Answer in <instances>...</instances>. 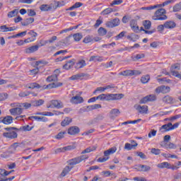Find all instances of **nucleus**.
<instances>
[{
    "label": "nucleus",
    "mask_w": 181,
    "mask_h": 181,
    "mask_svg": "<svg viewBox=\"0 0 181 181\" xmlns=\"http://www.w3.org/2000/svg\"><path fill=\"white\" fill-rule=\"evenodd\" d=\"M46 81L52 83L44 85L42 86V90H51V88H57V87H62V86H63V83L61 82L56 83V81H57V76L56 74L48 76Z\"/></svg>",
    "instance_id": "1"
},
{
    "label": "nucleus",
    "mask_w": 181,
    "mask_h": 181,
    "mask_svg": "<svg viewBox=\"0 0 181 181\" xmlns=\"http://www.w3.org/2000/svg\"><path fill=\"white\" fill-rule=\"evenodd\" d=\"M124 98V94L116 93V94H101L96 97V100H100V101H115L117 100H121Z\"/></svg>",
    "instance_id": "2"
},
{
    "label": "nucleus",
    "mask_w": 181,
    "mask_h": 181,
    "mask_svg": "<svg viewBox=\"0 0 181 181\" xmlns=\"http://www.w3.org/2000/svg\"><path fill=\"white\" fill-rule=\"evenodd\" d=\"M165 13L166 10L165 8H159L154 13L152 19L153 21H166L168 16L165 15Z\"/></svg>",
    "instance_id": "3"
},
{
    "label": "nucleus",
    "mask_w": 181,
    "mask_h": 181,
    "mask_svg": "<svg viewBox=\"0 0 181 181\" xmlns=\"http://www.w3.org/2000/svg\"><path fill=\"white\" fill-rule=\"evenodd\" d=\"M86 159H88V156L82 155L68 160V165H69V166H71V168H73V166L76 165H78V163H81V162H83V160H86Z\"/></svg>",
    "instance_id": "4"
},
{
    "label": "nucleus",
    "mask_w": 181,
    "mask_h": 181,
    "mask_svg": "<svg viewBox=\"0 0 181 181\" xmlns=\"http://www.w3.org/2000/svg\"><path fill=\"white\" fill-rule=\"evenodd\" d=\"M6 132L3 133V136L4 138H8L9 139H15V138H18V134L16 132H14L16 128L15 127H8L5 128Z\"/></svg>",
    "instance_id": "5"
},
{
    "label": "nucleus",
    "mask_w": 181,
    "mask_h": 181,
    "mask_svg": "<svg viewBox=\"0 0 181 181\" xmlns=\"http://www.w3.org/2000/svg\"><path fill=\"white\" fill-rule=\"evenodd\" d=\"M179 70H180V64L176 63L173 64L170 68L172 76L181 78V73H179Z\"/></svg>",
    "instance_id": "6"
},
{
    "label": "nucleus",
    "mask_w": 181,
    "mask_h": 181,
    "mask_svg": "<svg viewBox=\"0 0 181 181\" xmlns=\"http://www.w3.org/2000/svg\"><path fill=\"white\" fill-rule=\"evenodd\" d=\"M70 103L71 104H83L84 103V98L81 97V93H79L75 95H74L71 99H70Z\"/></svg>",
    "instance_id": "7"
},
{
    "label": "nucleus",
    "mask_w": 181,
    "mask_h": 181,
    "mask_svg": "<svg viewBox=\"0 0 181 181\" xmlns=\"http://www.w3.org/2000/svg\"><path fill=\"white\" fill-rule=\"evenodd\" d=\"M156 94H168L170 93V87L166 86H160L155 89Z\"/></svg>",
    "instance_id": "8"
},
{
    "label": "nucleus",
    "mask_w": 181,
    "mask_h": 181,
    "mask_svg": "<svg viewBox=\"0 0 181 181\" xmlns=\"http://www.w3.org/2000/svg\"><path fill=\"white\" fill-rule=\"evenodd\" d=\"M119 23H121V21L119 20V18H116L109 21H107L105 23V26L107 28H117V26H119Z\"/></svg>",
    "instance_id": "9"
},
{
    "label": "nucleus",
    "mask_w": 181,
    "mask_h": 181,
    "mask_svg": "<svg viewBox=\"0 0 181 181\" xmlns=\"http://www.w3.org/2000/svg\"><path fill=\"white\" fill-rule=\"evenodd\" d=\"M47 108H63V103L60 100H53L50 101V104L47 105Z\"/></svg>",
    "instance_id": "10"
},
{
    "label": "nucleus",
    "mask_w": 181,
    "mask_h": 181,
    "mask_svg": "<svg viewBox=\"0 0 181 181\" xmlns=\"http://www.w3.org/2000/svg\"><path fill=\"white\" fill-rule=\"evenodd\" d=\"M156 100V95L155 94L148 95L140 100V104H145L148 103V101H155Z\"/></svg>",
    "instance_id": "11"
},
{
    "label": "nucleus",
    "mask_w": 181,
    "mask_h": 181,
    "mask_svg": "<svg viewBox=\"0 0 181 181\" xmlns=\"http://www.w3.org/2000/svg\"><path fill=\"white\" fill-rule=\"evenodd\" d=\"M134 108L140 114H148V107L146 105H135Z\"/></svg>",
    "instance_id": "12"
},
{
    "label": "nucleus",
    "mask_w": 181,
    "mask_h": 181,
    "mask_svg": "<svg viewBox=\"0 0 181 181\" xmlns=\"http://www.w3.org/2000/svg\"><path fill=\"white\" fill-rule=\"evenodd\" d=\"M67 134L69 135H77V134H80V128L77 126H72L68 129Z\"/></svg>",
    "instance_id": "13"
},
{
    "label": "nucleus",
    "mask_w": 181,
    "mask_h": 181,
    "mask_svg": "<svg viewBox=\"0 0 181 181\" xmlns=\"http://www.w3.org/2000/svg\"><path fill=\"white\" fill-rule=\"evenodd\" d=\"M134 169L138 172H149L151 170V166L146 165H136Z\"/></svg>",
    "instance_id": "14"
},
{
    "label": "nucleus",
    "mask_w": 181,
    "mask_h": 181,
    "mask_svg": "<svg viewBox=\"0 0 181 181\" xmlns=\"http://www.w3.org/2000/svg\"><path fill=\"white\" fill-rule=\"evenodd\" d=\"M40 46L39 45H33L30 47H27L25 49L24 52L27 54H30L31 53H35V52H37Z\"/></svg>",
    "instance_id": "15"
},
{
    "label": "nucleus",
    "mask_w": 181,
    "mask_h": 181,
    "mask_svg": "<svg viewBox=\"0 0 181 181\" xmlns=\"http://www.w3.org/2000/svg\"><path fill=\"white\" fill-rule=\"evenodd\" d=\"M105 116L104 114L98 115L93 120L89 122V125H93V124H95V122H101V121H104Z\"/></svg>",
    "instance_id": "16"
},
{
    "label": "nucleus",
    "mask_w": 181,
    "mask_h": 181,
    "mask_svg": "<svg viewBox=\"0 0 181 181\" xmlns=\"http://www.w3.org/2000/svg\"><path fill=\"white\" fill-rule=\"evenodd\" d=\"M9 112L11 115L16 116L21 115L22 112H23V108L20 107H14L9 110Z\"/></svg>",
    "instance_id": "17"
},
{
    "label": "nucleus",
    "mask_w": 181,
    "mask_h": 181,
    "mask_svg": "<svg viewBox=\"0 0 181 181\" xmlns=\"http://www.w3.org/2000/svg\"><path fill=\"white\" fill-rule=\"evenodd\" d=\"M165 29H175L176 23L173 21H167L164 23Z\"/></svg>",
    "instance_id": "18"
},
{
    "label": "nucleus",
    "mask_w": 181,
    "mask_h": 181,
    "mask_svg": "<svg viewBox=\"0 0 181 181\" xmlns=\"http://www.w3.org/2000/svg\"><path fill=\"white\" fill-rule=\"evenodd\" d=\"M130 27L132 30L136 33H138V32H139V27L138 26L136 20H132L130 21Z\"/></svg>",
    "instance_id": "19"
},
{
    "label": "nucleus",
    "mask_w": 181,
    "mask_h": 181,
    "mask_svg": "<svg viewBox=\"0 0 181 181\" xmlns=\"http://www.w3.org/2000/svg\"><path fill=\"white\" fill-rule=\"evenodd\" d=\"M121 114V112H119V110L118 109H112L110 112V118H111V119H114L115 118H117V117H118V115H119Z\"/></svg>",
    "instance_id": "20"
},
{
    "label": "nucleus",
    "mask_w": 181,
    "mask_h": 181,
    "mask_svg": "<svg viewBox=\"0 0 181 181\" xmlns=\"http://www.w3.org/2000/svg\"><path fill=\"white\" fill-rule=\"evenodd\" d=\"M162 101L165 104H173V103H175V99L170 95H165L163 98Z\"/></svg>",
    "instance_id": "21"
},
{
    "label": "nucleus",
    "mask_w": 181,
    "mask_h": 181,
    "mask_svg": "<svg viewBox=\"0 0 181 181\" xmlns=\"http://www.w3.org/2000/svg\"><path fill=\"white\" fill-rule=\"evenodd\" d=\"M133 142V144H131L129 143H127L124 145V149H127V151H131V149H134V148H136V146H138V144L135 142V141H132V144Z\"/></svg>",
    "instance_id": "22"
},
{
    "label": "nucleus",
    "mask_w": 181,
    "mask_h": 181,
    "mask_svg": "<svg viewBox=\"0 0 181 181\" xmlns=\"http://www.w3.org/2000/svg\"><path fill=\"white\" fill-rule=\"evenodd\" d=\"M115 152H117V147L114 146V147L109 148L107 151H105L104 155L106 157H109L110 155H112L113 153H115Z\"/></svg>",
    "instance_id": "23"
},
{
    "label": "nucleus",
    "mask_w": 181,
    "mask_h": 181,
    "mask_svg": "<svg viewBox=\"0 0 181 181\" xmlns=\"http://www.w3.org/2000/svg\"><path fill=\"white\" fill-rule=\"evenodd\" d=\"M29 119H35L36 121H39L41 122H47V117H39V116H31L29 117Z\"/></svg>",
    "instance_id": "24"
},
{
    "label": "nucleus",
    "mask_w": 181,
    "mask_h": 181,
    "mask_svg": "<svg viewBox=\"0 0 181 181\" xmlns=\"http://www.w3.org/2000/svg\"><path fill=\"white\" fill-rule=\"evenodd\" d=\"M74 66V59H71L69 62H67L64 66L63 69L64 70H70L71 67Z\"/></svg>",
    "instance_id": "25"
},
{
    "label": "nucleus",
    "mask_w": 181,
    "mask_h": 181,
    "mask_svg": "<svg viewBox=\"0 0 181 181\" xmlns=\"http://www.w3.org/2000/svg\"><path fill=\"white\" fill-rule=\"evenodd\" d=\"M157 167L159 168V169H170V163L168 162H163L160 163H158L157 165Z\"/></svg>",
    "instance_id": "26"
},
{
    "label": "nucleus",
    "mask_w": 181,
    "mask_h": 181,
    "mask_svg": "<svg viewBox=\"0 0 181 181\" xmlns=\"http://www.w3.org/2000/svg\"><path fill=\"white\" fill-rule=\"evenodd\" d=\"M95 149H97V146H90L82 151L81 153V155H84L85 153H90V152H94Z\"/></svg>",
    "instance_id": "27"
},
{
    "label": "nucleus",
    "mask_w": 181,
    "mask_h": 181,
    "mask_svg": "<svg viewBox=\"0 0 181 181\" xmlns=\"http://www.w3.org/2000/svg\"><path fill=\"white\" fill-rule=\"evenodd\" d=\"M3 124H6V125H9V124H12L13 122V117L12 116H6L2 120Z\"/></svg>",
    "instance_id": "28"
},
{
    "label": "nucleus",
    "mask_w": 181,
    "mask_h": 181,
    "mask_svg": "<svg viewBox=\"0 0 181 181\" xmlns=\"http://www.w3.org/2000/svg\"><path fill=\"white\" fill-rule=\"evenodd\" d=\"M119 76H124V77H132V70L127 69L119 73Z\"/></svg>",
    "instance_id": "29"
},
{
    "label": "nucleus",
    "mask_w": 181,
    "mask_h": 181,
    "mask_svg": "<svg viewBox=\"0 0 181 181\" xmlns=\"http://www.w3.org/2000/svg\"><path fill=\"white\" fill-rule=\"evenodd\" d=\"M1 32H13V30H16V27H10L8 28L6 25H1L0 27Z\"/></svg>",
    "instance_id": "30"
},
{
    "label": "nucleus",
    "mask_w": 181,
    "mask_h": 181,
    "mask_svg": "<svg viewBox=\"0 0 181 181\" xmlns=\"http://www.w3.org/2000/svg\"><path fill=\"white\" fill-rule=\"evenodd\" d=\"M25 87L27 88H30L31 90H33V88H42V86L39 85V83H28Z\"/></svg>",
    "instance_id": "31"
},
{
    "label": "nucleus",
    "mask_w": 181,
    "mask_h": 181,
    "mask_svg": "<svg viewBox=\"0 0 181 181\" xmlns=\"http://www.w3.org/2000/svg\"><path fill=\"white\" fill-rule=\"evenodd\" d=\"M34 22H35V18H28L24 20L23 22H21V25L22 26H28V25H30V23H33Z\"/></svg>",
    "instance_id": "32"
},
{
    "label": "nucleus",
    "mask_w": 181,
    "mask_h": 181,
    "mask_svg": "<svg viewBox=\"0 0 181 181\" xmlns=\"http://www.w3.org/2000/svg\"><path fill=\"white\" fill-rule=\"evenodd\" d=\"M45 104V100L40 99L38 100H33L31 102V105L33 107H40V105H43Z\"/></svg>",
    "instance_id": "33"
},
{
    "label": "nucleus",
    "mask_w": 181,
    "mask_h": 181,
    "mask_svg": "<svg viewBox=\"0 0 181 181\" xmlns=\"http://www.w3.org/2000/svg\"><path fill=\"white\" fill-rule=\"evenodd\" d=\"M104 60V57L101 56H91L90 57L89 62H103Z\"/></svg>",
    "instance_id": "34"
},
{
    "label": "nucleus",
    "mask_w": 181,
    "mask_h": 181,
    "mask_svg": "<svg viewBox=\"0 0 181 181\" xmlns=\"http://www.w3.org/2000/svg\"><path fill=\"white\" fill-rule=\"evenodd\" d=\"M83 77H86V74H83V73L77 74L76 75H73L69 78L70 80H80L83 78Z\"/></svg>",
    "instance_id": "35"
},
{
    "label": "nucleus",
    "mask_w": 181,
    "mask_h": 181,
    "mask_svg": "<svg viewBox=\"0 0 181 181\" xmlns=\"http://www.w3.org/2000/svg\"><path fill=\"white\" fill-rule=\"evenodd\" d=\"M73 119L70 117H65L64 119L61 122V125L62 127H67V125H70Z\"/></svg>",
    "instance_id": "36"
},
{
    "label": "nucleus",
    "mask_w": 181,
    "mask_h": 181,
    "mask_svg": "<svg viewBox=\"0 0 181 181\" xmlns=\"http://www.w3.org/2000/svg\"><path fill=\"white\" fill-rule=\"evenodd\" d=\"M71 169H73V167L66 166L61 173L62 177H64L66 175L69 174Z\"/></svg>",
    "instance_id": "37"
},
{
    "label": "nucleus",
    "mask_w": 181,
    "mask_h": 181,
    "mask_svg": "<svg viewBox=\"0 0 181 181\" xmlns=\"http://www.w3.org/2000/svg\"><path fill=\"white\" fill-rule=\"evenodd\" d=\"M162 129H164L165 132L168 131H172V123L169 122L167 124H163L160 128V131H162Z\"/></svg>",
    "instance_id": "38"
},
{
    "label": "nucleus",
    "mask_w": 181,
    "mask_h": 181,
    "mask_svg": "<svg viewBox=\"0 0 181 181\" xmlns=\"http://www.w3.org/2000/svg\"><path fill=\"white\" fill-rule=\"evenodd\" d=\"M19 13V10L18 9H14L7 14L8 18H15V16H17L18 14Z\"/></svg>",
    "instance_id": "39"
},
{
    "label": "nucleus",
    "mask_w": 181,
    "mask_h": 181,
    "mask_svg": "<svg viewBox=\"0 0 181 181\" xmlns=\"http://www.w3.org/2000/svg\"><path fill=\"white\" fill-rule=\"evenodd\" d=\"M83 43H91L92 42H94V37H93V35H86L83 40Z\"/></svg>",
    "instance_id": "40"
},
{
    "label": "nucleus",
    "mask_w": 181,
    "mask_h": 181,
    "mask_svg": "<svg viewBox=\"0 0 181 181\" xmlns=\"http://www.w3.org/2000/svg\"><path fill=\"white\" fill-rule=\"evenodd\" d=\"M86 66H87L86 61L82 59L76 64L75 67L76 69H83V67H86Z\"/></svg>",
    "instance_id": "41"
},
{
    "label": "nucleus",
    "mask_w": 181,
    "mask_h": 181,
    "mask_svg": "<svg viewBox=\"0 0 181 181\" xmlns=\"http://www.w3.org/2000/svg\"><path fill=\"white\" fill-rule=\"evenodd\" d=\"M150 80H151V76L149 75H145L141 78V81L142 84H146L147 83H149Z\"/></svg>",
    "instance_id": "42"
},
{
    "label": "nucleus",
    "mask_w": 181,
    "mask_h": 181,
    "mask_svg": "<svg viewBox=\"0 0 181 181\" xmlns=\"http://www.w3.org/2000/svg\"><path fill=\"white\" fill-rule=\"evenodd\" d=\"M176 2V0H167L164 1L162 4H158V8H162V6H166L168 5H170V4H175Z\"/></svg>",
    "instance_id": "43"
},
{
    "label": "nucleus",
    "mask_w": 181,
    "mask_h": 181,
    "mask_svg": "<svg viewBox=\"0 0 181 181\" xmlns=\"http://www.w3.org/2000/svg\"><path fill=\"white\" fill-rule=\"evenodd\" d=\"M73 37H74L75 42H80V40H81V39H83V34L80 33L74 34Z\"/></svg>",
    "instance_id": "44"
},
{
    "label": "nucleus",
    "mask_w": 181,
    "mask_h": 181,
    "mask_svg": "<svg viewBox=\"0 0 181 181\" xmlns=\"http://www.w3.org/2000/svg\"><path fill=\"white\" fill-rule=\"evenodd\" d=\"M57 40V36H52L49 40L44 41V44H42V46L47 45V43H53Z\"/></svg>",
    "instance_id": "45"
},
{
    "label": "nucleus",
    "mask_w": 181,
    "mask_h": 181,
    "mask_svg": "<svg viewBox=\"0 0 181 181\" xmlns=\"http://www.w3.org/2000/svg\"><path fill=\"white\" fill-rule=\"evenodd\" d=\"M48 7L49 11H56V9H57V3L54 1L48 5Z\"/></svg>",
    "instance_id": "46"
},
{
    "label": "nucleus",
    "mask_w": 181,
    "mask_h": 181,
    "mask_svg": "<svg viewBox=\"0 0 181 181\" xmlns=\"http://www.w3.org/2000/svg\"><path fill=\"white\" fill-rule=\"evenodd\" d=\"M99 36H105L107 35V30L103 27H100L98 30Z\"/></svg>",
    "instance_id": "47"
},
{
    "label": "nucleus",
    "mask_w": 181,
    "mask_h": 181,
    "mask_svg": "<svg viewBox=\"0 0 181 181\" xmlns=\"http://www.w3.org/2000/svg\"><path fill=\"white\" fill-rule=\"evenodd\" d=\"M18 146H19L18 143H14L11 146L10 149H11V153H15V152H16V149L18 148Z\"/></svg>",
    "instance_id": "48"
},
{
    "label": "nucleus",
    "mask_w": 181,
    "mask_h": 181,
    "mask_svg": "<svg viewBox=\"0 0 181 181\" xmlns=\"http://www.w3.org/2000/svg\"><path fill=\"white\" fill-rule=\"evenodd\" d=\"M40 9L42 12H48V11H50L49 8V5L48 4H42L40 6Z\"/></svg>",
    "instance_id": "49"
},
{
    "label": "nucleus",
    "mask_w": 181,
    "mask_h": 181,
    "mask_svg": "<svg viewBox=\"0 0 181 181\" xmlns=\"http://www.w3.org/2000/svg\"><path fill=\"white\" fill-rule=\"evenodd\" d=\"M145 57V54H138L134 57H132V59L136 62V60H141V59H144Z\"/></svg>",
    "instance_id": "50"
},
{
    "label": "nucleus",
    "mask_w": 181,
    "mask_h": 181,
    "mask_svg": "<svg viewBox=\"0 0 181 181\" xmlns=\"http://www.w3.org/2000/svg\"><path fill=\"white\" fill-rule=\"evenodd\" d=\"M33 129V127H30L29 125H25L21 127V131H24V132H28L29 131H32Z\"/></svg>",
    "instance_id": "51"
},
{
    "label": "nucleus",
    "mask_w": 181,
    "mask_h": 181,
    "mask_svg": "<svg viewBox=\"0 0 181 181\" xmlns=\"http://www.w3.org/2000/svg\"><path fill=\"white\" fill-rule=\"evenodd\" d=\"M114 10L112 8H107L101 12V15H110Z\"/></svg>",
    "instance_id": "52"
},
{
    "label": "nucleus",
    "mask_w": 181,
    "mask_h": 181,
    "mask_svg": "<svg viewBox=\"0 0 181 181\" xmlns=\"http://www.w3.org/2000/svg\"><path fill=\"white\" fill-rule=\"evenodd\" d=\"M165 147L167 148V149H176L177 148V146H176V144L170 142L165 144Z\"/></svg>",
    "instance_id": "53"
},
{
    "label": "nucleus",
    "mask_w": 181,
    "mask_h": 181,
    "mask_svg": "<svg viewBox=\"0 0 181 181\" xmlns=\"http://www.w3.org/2000/svg\"><path fill=\"white\" fill-rule=\"evenodd\" d=\"M173 12H180L181 11V2L179 4H175L173 7Z\"/></svg>",
    "instance_id": "54"
},
{
    "label": "nucleus",
    "mask_w": 181,
    "mask_h": 181,
    "mask_svg": "<svg viewBox=\"0 0 181 181\" xmlns=\"http://www.w3.org/2000/svg\"><path fill=\"white\" fill-rule=\"evenodd\" d=\"M11 172H13V170L8 172L5 169H0V175H1V176H8V175H11Z\"/></svg>",
    "instance_id": "55"
},
{
    "label": "nucleus",
    "mask_w": 181,
    "mask_h": 181,
    "mask_svg": "<svg viewBox=\"0 0 181 181\" xmlns=\"http://www.w3.org/2000/svg\"><path fill=\"white\" fill-rule=\"evenodd\" d=\"M66 132H61L55 136L56 139H62V138H64V135H66Z\"/></svg>",
    "instance_id": "56"
},
{
    "label": "nucleus",
    "mask_w": 181,
    "mask_h": 181,
    "mask_svg": "<svg viewBox=\"0 0 181 181\" xmlns=\"http://www.w3.org/2000/svg\"><path fill=\"white\" fill-rule=\"evenodd\" d=\"M20 105L21 107L25 108V110H28V108H30L32 107V103H24Z\"/></svg>",
    "instance_id": "57"
},
{
    "label": "nucleus",
    "mask_w": 181,
    "mask_h": 181,
    "mask_svg": "<svg viewBox=\"0 0 181 181\" xmlns=\"http://www.w3.org/2000/svg\"><path fill=\"white\" fill-rule=\"evenodd\" d=\"M19 97H28L29 95H30V92L29 91H21L19 94H18Z\"/></svg>",
    "instance_id": "58"
},
{
    "label": "nucleus",
    "mask_w": 181,
    "mask_h": 181,
    "mask_svg": "<svg viewBox=\"0 0 181 181\" xmlns=\"http://www.w3.org/2000/svg\"><path fill=\"white\" fill-rule=\"evenodd\" d=\"M144 29H151V23L149 21H145L144 22Z\"/></svg>",
    "instance_id": "59"
},
{
    "label": "nucleus",
    "mask_w": 181,
    "mask_h": 181,
    "mask_svg": "<svg viewBox=\"0 0 181 181\" xmlns=\"http://www.w3.org/2000/svg\"><path fill=\"white\" fill-rule=\"evenodd\" d=\"M101 175L102 176H103V177H108V176H111V171H108V170L102 171Z\"/></svg>",
    "instance_id": "60"
},
{
    "label": "nucleus",
    "mask_w": 181,
    "mask_h": 181,
    "mask_svg": "<svg viewBox=\"0 0 181 181\" xmlns=\"http://www.w3.org/2000/svg\"><path fill=\"white\" fill-rule=\"evenodd\" d=\"M64 148V152H66L67 151H73V149H76V146H67Z\"/></svg>",
    "instance_id": "61"
},
{
    "label": "nucleus",
    "mask_w": 181,
    "mask_h": 181,
    "mask_svg": "<svg viewBox=\"0 0 181 181\" xmlns=\"http://www.w3.org/2000/svg\"><path fill=\"white\" fill-rule=\"evenodd\" d=\"M89 108L90 110H98V108H101V105L95 104V105H90Z\"/></svg>",
    "instance_id": "62"
},
{
    "label": "nucleus",
    "mask_w": 181,
    "mask_h": 181,
    "mask_svg": "<svg viewBox=\"0 0 181 181\" xmlns=\"http://www.w3.org/2000/svg\"><path fill=\"white\" fill-rule=\"evenodd\" d=\"M133 180H134V181H148V180H146V178H145L144 177H135L133 178Z\"/></svg>",
    "instance_id": "63"
},
{
    "label": "nucleus",
    "mask_w": 181,
    "mask_h": 181,
    "mask_svg": "<svg viewBox=\"0 0 181 181\" xmlns=\"http://www.w3.org/2000/svg\"><path fill=\"white\" fill-rule=\"evenodd\" d=\"M173 179L175 181L181 179V173H177V174L174 175Z\"/></svg>",
    "instance_id": "64"
}]
</instances>
